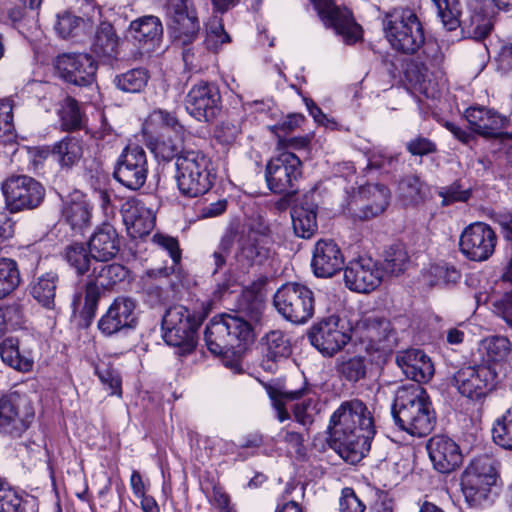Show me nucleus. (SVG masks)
<instances>
[{
    "instance_id": "1",
    "label": "nucleus",
    "mask_w": 512,
    "mask_h": 512,
    "mask_svg": "<svg viewBox=\"0 0 512 512\" xmlns=\"http://www.w3.org/2000/svg\"><path fill=\"white\" fill-rule=\"evenodd\" d=\"M328 430L332 446L351 464L366 456L376 433L373 416L359 399L342 402L331 415Z\"/></svg>"
},
{
    "instance_id": "2",
    "label": "nucleus",
    "mask_w": 512,
    "mask_h": 512,
    "mask_svg": "<svg viewBox=\"0 0 512 512\" xmlns=\"http://www.w3.org/2000/svg\"><path fill=\"white\" fill-rule=\"evenodd\" d=\"M264 303L256 296L244 297L236 314L214 316L207 324L204 339L208 350L219 356L240 355L253 343V324L260 321Z\"/></svg>"
},
{
    "instance_id": "3",
    "label": "nucleus",
    "mask_w": 512,
    "mask_h": 512,
    "mask_svg": "<svg viewBox=\"0 0 512 512\" xmlns=\"http://www.w3.org/2000/svg\"><path fill=\"white\" fill-rule=\"evenodd\" d=\"M395 424L414 437L429 435L436 424V413L427 392L418 384L400 387L392 405Z\"/></svg>"
},
{
    "instance_id": "4",
    "label": "nucleus",
    "mask_w": 512,
    "mask_h": 512,
    "mask_svg": "<svg viewBox=\"0 0 512 512\" xmlns=\"http://www.w3.org/2000/svg\"><path fill=\"white\" fill-rule=\"evenodd\" d=\"M382 29L391 47L403 54H415L425 43L423 25L409 7H396L384 13Z\"/></svg>"
},
{
    "instance_id": "5",
    "label": "nucleus",
    "mask_w": 512,
    "mask_h": 512,
    "mask_svg": "<svg viewBox=\"0 0 512 512\" xmlns=\"http://www.w3.org/2000/svg\"><path fill=\"white\" fill-rule=\"evenodd\" d=\"M497 464L493 457L484 454L472 459L465 468L461 475V490L469 505L481 506L496 496Z\"/></svg>"
},
{
    "instance_id": "6",
    "label": "nucleus",
    "mask_w": 512,
    "mask_h": 512,
    "mask_svg": "<svg viewBox=\"0 0 512 512\" xmlns=\"http://www.w3.org/2000/svg\"><path fill=\"white\" fill-rule=\"evenodd\" d=\"M155 128H167L170 131L157 137H151L147 144L158 160L169 162L183 153L187 147L184 144L185 128L173 113L163 109L153 110L147 117L143 130L145 133Z\"/></svg>"
},
{
    "instance_id": "7",
    "label": "nucleus",
    "mask_w": 512,
    "mask_h": 512,
    "mask_svg": "<svg viewBox=\"0 0 512 512\" xmlns=\"http://www.w3.org/2000/svg\"><path fill=\"white\" fill-rule=\"evenodd\" d=\"M129 276V269L119 263L93 265L82 285L84 305L80 317L85 326H89L94 319L103 290L124 282Z\"/></svg>"
},
{
    "instance_id": "8",
    "label": "nucleus",
    "mask_w": 512,
    "mask_h": 512,
    "mask_svg": "<svg viewBox=\"0 0 512 512\" xmlns=\"http://www.w3.org/2000/svg\"><path fill=\"white\" fill-rule=\"evenodd\" d=\"M202 323L183 305L169 307L162 318L163 339L170 345L178 348L180 355L192 353L198 341V329Z\"/></svg>"
},
{
    "instance_id": "9",
    "label": "nucleus",
    "mask_w": 512,
    "mask_h": 512,
    "mask_svg": "<svg viewBox=\"0 0 512 512\" xmlns=\"http://www.w3.org/2000/svg\"><path fill=\"white\" fill-rule=\"evenodd\" d=\"M277 312L293 324H305L314 315L315 295L306 285L287 282L277 289L273 297Z\"/></svg>"
},
{
    "instance_id": "10",
    "label": "nucleus",
    "mask_w": 512,
    "mask_h": 512,
    "mask_svg": "<svg viewBox=\"0 0 512 512\" xmlns=\"http://www.w3.org/2000/svg\"><path fill=\"white\" fill-rule=\"evenodd\" d=\"M353 333L361 343L366 344L367 351L388 352L398 344V333L392 322L377 314L364 315L360 318L353 328Z\"/></svg>"
},
{
    "instance_id": "11",
    "label": "nucleus",
    "mask_w": 512,
    "mask_h": 512,
    "mask_svg": "<svg viewBox=\"0 0 512 512\" xmlns=\"http://www.w3.org/2000/svg\"><path fill=\"white\" fill-rule=\"evenodd\" d=\"M206 164V157L201 151L188 147L183 150L175 160L179 192H208L211 189Z\"/></svg>"
},
{
    "instance_id": "12",
    "label": "nucleus",
    "mask_w": 512,
    "mask_h": 512,
    "mask_svg": "<svg viewBox=\"0 0 512 512\" xmlns=\"http://www.w3.org/2000/svg\"><path fill=\"white\" fill-rule=\"evenodd\" d=\"M206 164V157L201 151L188 147L183 150L175 160L179 192H208L211 189Z\"/></svg>"
},
{
    "instance_id": "13",
    "label": "nucleus",
    "mask_w": 512,
    "mask_h": 512,
    "mask_svg": "<svg viewBox=\"0 0 512 512\" xmlns=\"http://www.w3.org/2000/svg\"><path fill=\"white\" fill-rule=\"evenodd\" d=\"M147 158L145 150L136 144L128 145L121 153L114 176L130 190L140 189L147 178Z\"/></svg>"
},
{
    "instance_id": "14",
    "label": "nucleus",
    "mask_w": 512,
    "mask_h": 512,
    "mask_svg": "<svg viewBox=\"0 0 512 512\" xmlns=\"http://www.w3.org/2000/svg\"><path fill=\"white\" fill-rule=\"evenodd\" d=\"M137 301L132 297L118 296L98 321V329L107 336L131 330L137 325Z\"/></svg>"
},
{
    "instance_id": "15",
    "label": "nucleus",
    "mask_w": 512,
    "mask_h": 512,
    "mask_svg": "<svg viewBox=\"0 0 512 512\" xmlns=\"http://www.w3.org/2000/svg\"><path fill=\"white\" fill-rule=\"evenodd\" d=\"M339 322L338 316H329L314 324L308 331L311 345L325 356H333L351 339L343 327H339Z\"/></svg>"
},
{
    "instance_id": "16",
    "label": "nucleus",
    "mask_w": 512,
    "mask_h": 512,
    "mask_svg": "<svg viewBox=\"0 0 512 512\" xmlns=\"http://www.w3.org/2000/svg\"><path fill=\"white\" fill-rule=\"evenodd\" d=\"M496 240V234L489 225L476 222L462 232L460 251L469 260L485 261L494 253Z\"/></svg>"
},
{
    "instance_id": "17",
    "label": "nucleus",
    "mask_w": 512,
    "mask_h": 512,
    "mask_svg": "<svg viewBox=\"0 0 512 512\" xmlns=\"http://www.w3.org/2000/svg\"><path fill=\"white\" fill-rule=\"evenodd\" d=\"M187 112L199 121H211L221 109V96L218 88L205 81L192 86L185 98Z\"/></svg>"
},
{
    "instance_id": "18",
    "label": "nucleus",
    "mask_w": 512,
    "mask_h": 512,
    "mask_svg": "<svg viewBox=\"0 0 512 512\" xmlns=\"http://www.w3.org/2000/svg\"><path fill=\"white\" fill-rule=\"evenodd\" d=\"M55 68L61 78L77 86H88L95 81L97 66L86 53H63L57 56Z\"/></svg>"
},
{
    "instance_id": "19",
    "label": "nucleus",
    "mask_w": 512,
    "mask_h": 512,
    "mask_svg": "<svg viewBox=\"0 0 512 512\" xmlns=\"http://www.w3.org/2000/svg\"><path fill=\"white\" fill-rule=\"evenodd\" d=\"M494 376L491 370L483 365L465 366L456 371L452 385L458 392L472 400L484 398L493 388Z\"/></svg>"
},
{
    "instance_id": "20",
    "label": "nucleus",
    "mask_w": 512,
    "mask_h": 512,
    "mask_svg": "<svg viewBox=\"0 0 512 512\" xmlns=\"http://www.w3.org/2000/svg\"><path fill=\"white\" fill-rule=\"evenodd\" d=\"M319 17L347 44L355 43L361 37V27L353 20L349 10L334 5L332 0H312Z\"/></svg>"
},
{
    "instance_id": "21",
    "label": "nucleus",
    "mask_w": 512,
    "mask_h": 512,
    "mask_svg": "<svg viewBox=\"0 0 512 512\" xmlns=\"http://www.w3.org/2000/svg\"><path fill=\"white\" fill-rule=\"evenodd\" d=\"M300 168L301 161L294 153L282 152L273 157L266 166V181L271 192H289L288 188L301 175Z\"/></svg>"
},
{
    "instance_id": "22",
    "label": "nucleus",
    "mask_w": 512,
    "mask_h": 512,
    "mask_svg": "<svg viewBox=\"0 0 512 512\" xmlns=\"http://www.w3.org/2000/svg\"><path fill=\"white\" fill-rule=\"evenodd\" d=\"M382 270L371 258L360 257L348 262L344 269V282L347 288L358 293L375 290L382 281Z\"/></svg>"
},
{
    "instance_id": "23",
    "label": "nucleus",
    "mask_w": 512,
    "mask_h": 512,
    "mask_svg": "<svg viewBox=\"0 0 512 512\" xmlns=\"http://www.w3.org/2000/svg\"><path fill=\"white\" fill-rule=\"evenodd\" d=\"M434 468L440 473L447 474L456 470L463 461L459 445L446 435H434L426 445Z\"/></svg>"
},
{
    "instance_id": "24",
    "label": "nucleus",
    "mask_w": 512,
    "mask_h": 512,
    "mask_svg": "<svg viewBox=\"0 0 512 512\" xmlns=\"http://www.w3.org/2000/svg\"><path fill=\"white\" fill-rule=\"evenodd\" d=\"M123 222L128 235L133 238H143L150 234L155 226V215L152 209L136 197H129L121 206Z\"/></svg>"
},
{
    "instance_id": "25",
    "label": "nucleus",
    "mask_w": 512,
    "mask_h": 512,
    "mask_svg": "<svg viewBox=\"0 0 512 512\" xmlns=\"http://www.w3.org/2000/svg\"><path fill=\"white\" fill-rule=\"evenodd\" d=\"M344 256L332 239L318 240L312 251L311 268L316 277L330 278L342 270Z\"/></svg>"
},
{
    "instance_id": "26",
    "label": "nucleus",
    "mask_w": 512,
    "mask_h": 512,
    "mask_svg": "<svg viewBox=\"0 0 512 512\" xmlns=\"http://www.w3.org/2000/svg\"><path fill=\"white\" fill-rule=\"evenodd\" d=\"M262 359L261 367L267 372H275L277 363L292 354L290 337L281 330L266 333L260 341Z\"/></svg>"
},
{
    "instance_id": "27",
    "label": "nucleus",
    "mask_w": 512,
    "mask_h": 512,
    "mask_svg": "<svg viewBox=\"0 0 512 512\" xmlns=\"http://www.w3.org/2000/svg\"><path fill=\"white\" fill-rule=\"evenodd\" d=\"M396 363L407 378L418 384L428 382L434 374V366L430 358L418 349L399 352Z\"/></svg>"
},
{
    "instance_id": "28",
    "label": "nucleus",
    "mask_w": 512,
    "mask_h": 512,
    "mask_svg": "<svg viewBox=\"0 0 512 512\" xmlns=\"http://www.w3.org/2000/svg\"><path fill=\"white\" fill-rule=\"evenodd\" d=\"M88 246L95 263L108 262L119 253L120 238L111 224L104 223L90 237Z\"/></svg>"
},
{
    "instance_id": "29",
    "label": "nucleus",
    "mask_w": 512,
    "mask_h": 512,
    "mask_svg": "<svg viewBox=\"0 0 512 512\" xmlns=\"http://www.w3.org/2000/svg\"><path fill=\"white\" fill-rule=\"evenodd\" d=\"M388 194H349L345 213L359 220L380 215L389 204Z\"/></svg>"
},
{
    "instance_id": "30",
    "label": "nucleus",
    "mask_w": 512,
    "mask_h": 512,
    "mask_svg": "<svg viewBox=\"0 0 512 512\" xmlns=\"http://www.w3.org/2000/svg\"><path fill=\"white\" fill-rule=\"evenodd\" d=\"M317 209L318 206L309 200L307 194L292 207V224L298 237L309 239L316 233Z\"/></svg>"
},
{
    "instance_id": "31",
    "label": "nucleus",
    "mask_w": 512,
    "mask_h": 512,
    "mask_svg": "<svg viewBox=\"0 0 512 512\" xmlns=\"http://www.w3.org/2000/svg\"><path fill=\"white\" fill-rule=\"evenodd\" d=\"M19 407V401L11 396L0 398V427L14 436L21 435L34 417L33 412H27L22 416Z\"/></svg>"
},
{
    "instance_id": "32",
    "label": "nucleus",
    "mask_w": 512,
    "mask_h": 512,
    "mask_svg": "<svg viewBox=\"0 0 512 512\" xmlns=\"http://www.w3.org/2000/svg\"><path fill=\"white\" fill-rule=\"evenodd\" d=\"M465 117L471 128L478 134L494 137L498 131L506 127L507 120L497 112L484 107H470L465 111Z\"/></svg>"
},
{
    "instance_id": "33",
    "label": "nucleus",
    "mask_w": 512,
    "mask_h": 512,
    "mask_svg": "<svg viewBox=\"0 0 512 512\" xmlns=\"http://www.w3.org/2000/svg\"><path fill=\"white\" fill-rule=\"evenodd\" d=\"M0 357L8 367L22 373L30 372L34 366V359L29 351H20L19 340L8 337L0 343Z\"/></svg>"
},
{
    "instance_id": "34",
    "label": "nucleus",
    "mask_w": 512,
    "mask_h": 512,
    "mask_svg": "<svg viewBox=\"0 0 512 512\" xmlns=\"http://www.w3.org/2000/svg\"><path fill=\"white\" fill-rule=\"evenodd\" d=\"M168 30L175 44L190 45L197 39L200 30L197 13L170 18Z\"/></svg>"
},
{
    "instance_id": "35",
    "label": "nucleus",
    "mask_w": 512,
    "mask_h": 512,
    "mask_svg": "<svg viewBox=\"0 0 512 512\" xmlns=\"http://www.w3.org/2000/svg\"><path fill=\"white\" fill-rule=\"evenodd\" d=\"M119 38L109 23H102L97 29L92 45L93 52L105 63H112L118 56Z\"/></svg>"
},
{
    "instance_id": "36",
    "label": "nucleus",
    "mask_w": 512,
    "mask_h": 512,
    "mask_svg": "<svg viewBox=\"0 0 512 512\" xmlns=\"http://www.w3.org/2000/svg\"><path fill=\"white\" fill-rule=\"evenodd\" d=\"M129 34L140 44H154L162 37L163 26L156 16H142L130 23Z\"/></svg>"
},
{
    "instance_id": "37",
    "label": "nucleus",
    "mask_w": 512,
    "mask_h": 512,
    "mask_svg": "<svg viewBox=\"0 0 512 512\" xmlns=\"http://www.w3.org/2000/svg\"><path fill=\"white\" fill-rule=\"evenodd\" d=\"M338 375L349 383H357L364 380L368 372V361L360 355H342L336 360Z\"/></svg>"
},
{
    "instance_id": "38",
    "label": "nucleus",
    "mask_w": 512,
    "mask_h": 512,
    "mask_svg": "<svg viewBox=\"0 0 512 512\" xmlns=\"http://www.w3.org/2000/svg\"><path fill=\"white\" fill-rule=\"evenodd\" d=\"M63 214L72 229L82 230L90 225L91 206L84 199L83 195H78L76 199H64Z\"/></svg>"
},
{
    "instance_id": "39",
    "label": "nucleus",
    "mask_w": 512,
    "mask_h": 512,
    "mask_svg": "<svg viewBox=\"0 0 512 512\" xmlns=\"http://www.w3.org/2000/svg\"><path fill=\"white\" fill-rule=\"evenodd\" d=\"M267 238L260 233L250 230L240 243V256L245 258L249 264L263 263L268 257L270 250L266 247Z\"/></svg>"
},
{
    "instance_id": "40",
    "label": "nucleus",
    "mask_w": 512,
    "mask_h": 512,
    "mask_svg": "<svg viewBox=\"0 0 512 512\" xmlns=\"http://www.w3.org/2000/svg\"><path fill=\"white\" fill-rule=\"evenodd\" d=\"M58 279L56 273L48 272L39 276L31 286V295L33 298L47 309H53L55 307Z\"/></svg>"
},
{
    "instance_id": "41",
    "label": "nucleus",
    "mask_w": 512,
    "mask_h": 512,
    "mask_svg": "<svg viewBox=\"0 0 512 512\" xmlns=\"http://www.w3.org/2000/svg\"><path fill=\"white\" fill-rule=\"evenodd\" d=\"M240 227L241 225L239 221L230 222L224 235L221 237L217 248L212 253L211 259L214 266L212 270L213 276L216 275L226 265L227 257L231 253L235 238L240 232Z\"/></svg>"
},
{
    "instance_id": "42",
    "label": "nucleus",
    "mask_w": 512,
    "mask_h": 512,
    "mask_svg": "<svg viewBox=\"0 0 512 512\" xmlns=\"http://www.w3.org/2000/svg\"><path fill=\"white\" fill-rule=\"evenodd\" d=\"M64 258L78 276H87L92 271L94 259L91 250L82 243L68 245L64 251Z\"/></svg>"
},
{
    "instance_id": "43",
    "label": "nucleus",
    "mask_w": 512,
    "mask_h": 512,
    "mask_svg": "<svg viewBox=\"0 0 512 512\" xmlns=\"http://www.w3.org/2000/svg\"><path fill=\"white\" fill-rule=\"evenodd\" d=\"M82 156V147L78 139L74 137H65L55 143L52 147V157L57 160L62 167H71Z\"/></svg>"
},
{
    "instance_id": "44",
    "label": "nucleus",
    "mask_w": 512,
    "mask_h": 512,
    "mask_svg": "<svg viewBox=\"0 0 512 512\" xmlns=\"http://www.w3.org/2000/svg\"><path fill=\"white\" fill-rule=\"evenodd\" d=\"M437 8V13L443 27L454 31L461 25L462 5L459 0H431Z\"/></svg>"
},
{
    "instance_id": "45",
    "label": "nucleus",
    "mask_w": 512,
    "mask_h": 512,
    "mask_svg": "<svg viewBox=\"0 0 512 512\" xmlns=\"http://www.w3.org/2000/svg\"><path fill=\"white\" fill-rule=\"evenodd\" d=\"M18 264L10 258L0 259V300L11 294L20 284Z\"/></svg>"
},
{
    "instance_id": "46",
    "label": "nucleus",
    "mask_w": 512,
    "mask_h": 512,
    "mask_svg": "<svg viewBox=\"0 0 512 512\" xmlns=\"http://www.w3.org/2000/svg\"><path fill=\"white\" fill-rule=\"evenodd\" d=\"M148 73L143 68L131 69L115 77L116 87L124 92L139 93L148 82Z\"/></svg>"
},
{
    "instance_id": "47",
    "label": "nucleus",
    "mask_w": 512,
    "mask_h": 512,
    "mask_svg": "<svg viewBox=\"0 0 512 512\" xmlns=\"http://www.w3.org/2000/svg\"><path fill=\"white\" fill-rule=\"evenodd\" d=\"M481 349L488 361L505 360L511 352V342L505 336H490L482 340Z\"/></svg>"
},
{
    "instance_id": "48",
    "label": "nucleus",
    "mask_w": 512,
    "mask_h": 512,
    "mask_svg": "<svg viewBox=\"0 0 512 512\" xmlns=\"http://www.w3.org/2000/svg\"><path fill=\"white\" fill-rule=\"evenodd\" d=\"M491 433L495 444L504 449L512 450V406L501 417L497 418Z\"/></svg>"
},
{
    "instance_id": "49",
    "label": "nucleus",
    "mask_w": 512,
    "mask_h": 512,
    "mask_svg": "<svg viewBox=\"0 0 512 512\" xmlns=\"http://www.w3.org/2000/svg\"><path fill=\"white\" fill-rule=\"evenodd\" d=\"M61 127L63 130H77L82 126V114L75 99L65 97L58 110Z\"/></svg>"
},
{
    "instance_id": "50",
    "label": "nucleus",
    "mask_w": 512,
    "mask_h": 512,
    "mask_svg": "<svg viewBox=\"0 0 512 512\" xmlns=\"http://www.w3.org/2000/svg\"><path fill=\"white\" fill-rule=\"evenodd\" d=\"M267 394L271 400L272 406L276 411L282 410L287 401L298 400L309 395L311 389L305 384L302 388L296 390L279 389L268 385L266 387Z\"/></svg>"
},
{
    "instance_id": "51",
    "label": "nucleus",
    "mask_w": 512,
    "mask_h": 512,
    "mask_svg": "<svg viewBox=\"0 0 512 512\" xmlns=\"http://www.w3.org/2000/svg\"><path fill=\"white\" fill-rule=\"evenodd\" d=\"M231 41L230 36L224 30L222 20L213 17L206 25V37L204 44L208 50L217 51L223 44Z\"/></svg>"
},
{
    "instance_id": "52",
    "label": "nucleus",
    "mask_w": 512,
    "mask_h": 512,
    "mask_svg": "<svg viewBox=\"0 0 512 512\" xmlns=\"http://www.w3.org/2000/svg\"><path fill=\"white\" fill-rule=\"evenodd\" d=\"M408 262V254L401 244L391 245L385 251L384 268L393 275L402 273Z\"/></svg>"
},
{
    "instance_id": "53",
    "label": "nucleus",
    "mask_w": 512,
    "mask_h": 512,
    "mask_svg": "<svg viewBox=\"0 0 512 512\" xmlns=\"http://www.w3.org/2000/svg\"><path fill=\"white\" fill-rule=\"evenodd\" d=\"M6 208L11 212L34 209L43 202V194H4Z\"/></svg>"
},
{
    "instance_id": "54",
    "label": "nucleus",
    "mask_w": 512,
    "mask_h": 512,
    "mask_svg": "<svg viewBox=\"0 0 512 512\" xmlns=\"http://www.w3.org/2000/svg\"><path fill=\"white\" fill-rule=\"evenodd\" d=\"M0 512H26L21 496L0 478Z\"/></svg>"
},
{
    "instance_id": "55",
    "label": "nucleus",
    "mask_w": 512,
    "mask_h": 512,
    "mask_svg": "<svg viewBox=\"0 0 512 512\" xmlns=\"http://www.w3.org/2000/svg\"><path fill=\"white\" fill-rule=\"evenodd\" d=\"M429 274L433 277L430 281L431 285H448L455 284L461 278L460 271L453 265L448 263H438L431 265Z\"/></svg>"
},
{
    "instance_id": "56",
    "label": "nucleus",
    "mask_w": 512,
    "mask_h": 512,
    "mask_svg": "<svg viewBox=\"0 0 512 512\" xmlns=\"http://www.w3.org/2000/svg\"><path fill=\"white\" fill-rule=\"evenodd\" d=\"M13 106L10 100H0V142L14 141Z\"/></svg>"
},
{
    "instance_id": "57",
    "label": "nucleus",
    "mask_w": 512,
    "mask_h": 512,
    "mask_svg": "<svg viewBox=\"0 0 512 512\" xmlns=\"http://www.w3.org/2000/svg\"><path fill=\"white\" fill-rule=\"evenodd\" d=\"M83 26L84 21L82 18L69 12H64L58 15L55 30L60 37L67 39L76 36Z\"/></svg>"
},
{
    "instance_id": "58",
    "label": "nucleus",
    "mask_w": 512,
    "mask_h": 512,
    "mask_svg": "<svg viewBox=\"0 0 512 512\" xmlns=\"http://www.w3.org/2000/svg\"><path fill=\"white\" fill-rule=\"evenodd\" d=\"M22 189L26 190V192H39L45 188L40 182L27 175H12L1 186L2 192H15Z\"/></svg>"
},
{
    "instance_id": "59",
    "label": "nucleus",
    "mask_w": 512,
    "mask_h": 512,
    "mask_svg": "<svg viewBox=\"0 0 512 512\" xmlns=\"http://www.w3.org/2000/svg\"><path fill=\"white\" fill-rule=\"evenodd\" d=\"M493 25V17L482 15L480 13H474L470 17V26L468 32L473 38L481 40L490 34Z\"/></svg>"
},
{
    "instance_id": "60",
    "label": "nucleus",
    "mask_w": 512,
    "mask_h": 512,
    "mask_svg": "<svg viewBox=\"0 0 512 512\" xmlns=\"http://www.w3.org/2000/svg\"><path fill=\"white\" fill-rule=\"evenodd\" d=\"M100 381L106 385L112 395H121V379L118 373L109 365H98L95 369Z\"/></svg>"
},
{
    "instance_id": "61",
    "label": "nucleus",
    "mask_w": 512,
    "mask_h": 512,
    "mask_svg": "<svg viewBox=\"0 0 512 512\" xmlns=\"http://www.w3.org/2000/svg\"><path fill=\"white\" fill-rule=\"evenodd\" d=\"M209 503L218 512H236L231 504L230 495L220 485H214L211 494L208 496Z\"/></svg>"
},
{
    "instance_id": "62",
    "label": "nucleus",
    "mask_w": 512,
    "mask_h": 512,
    "mask_svg": "<svg viewBox=\"0 0 512 512\" xmlns=\"http://www.w3.org/2000/svg\"><path fill=\"white\" fill-rule=\"evenodd\" d=\"M279 437L292 449H294L297 457L303 459L306 455L304 446V436L300 432L290 430L288 427L282 428L278 434Z\"/></svg>"
},
{
    "instance_id": "63",
    "label": "nucleus",
    "mask_w": 512,
    "mask_h": 512,
    "mask_svg": "<svg viewBox=\"0 0 512 512\" xmlns=\"http://www.w3.org/2000/svg\"><path fill=\"white\" fill-rule=\"evenodd\" d=\"M152 240L155 244L168 251L175 265L180 263L181 250L176 238L162 233H156L153 235Z\"/></svg>"
},
{
    "instance_id": "64",
    "label": "nucleus",
    "mask_w": 512,
    "mask_h": 512,
    "mask_svg": "<svg viewBox=\"0 0 512 512\" xmlns=\"http://www.w3.org/2000/svg\"><path fill=\"white\" fill-rule=\"evenodd\" d=\"M339 506L340 512H364L366 508L350 487L342 490Z\"/></svg>"
}]
</instances>
